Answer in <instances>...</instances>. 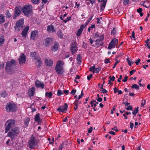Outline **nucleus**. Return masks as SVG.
<instances>
[{"label": "nucleus", "instance_id": "1", "mask_svg": "<svg viewBox=\"0 0 150 150\" xmlns=\"http://www.w3.org/2000/svg\"><path fill=\"white\" fill-rule=\"evenodd\" d=\"M15 60L12 59L10 62H7L6 67V71L10 74L13 73L15 70Z\"/></svg>", "mask_w": 150, "mask_h": 150}, {"label": "nucleus", "instance_id": "2", "mask_svg": "<svg viewBox=\"0 0 150 150\" xmlns=\"http://www.w3.org/2000/svg\"><path fill=\"white\" fill-rule=\"evenodd\" d=\"M17 108V105L12 102L7 103L5 107L6 111L8 112H15Z\"/></svg>", "mask_w": 150, "mask_h": 150}, {"label": "nucleus", "instance_id": "3", "mask_svg": "<svg viewBox=\"0 0 150 150\" xmlns=\"http://www.w3.org/2000/svg\"><path fill=\"white\" fill-rule=\"evenodd\" d=\"M19 128L16 127L14 129H11L8 133L7 136L11 137L12 140L16 138L18 134V129Z\"/></svg>", "mask_w": 150, "mask_h": 150}, {"label": "nucleus", "instance_id": "4", "mask_svg": "<svg viewBox=\"0 0 150 150\" xmlns=\"http://www.w3.org/2000/svg\"><path fill=\"white\" fill-rule=\"evenodd\" d=\"M22 11L24 14L28 16L31 15L32 12L31 6L28 5L24 6L22 9Z\"/></svg>", "mask_w": 150, "mask_h": 150}, {"label": "nucleus", "instance_id": "5", "mask_svg": "<svg viewBox=\"0 0 150 150\" xmlns=\"http://www.w3.org/2000/svg\"><path fill=\"white\" fill-rule=\"evenodd\" d=\"M15 121L14 120H8L6 123V128L5 132L7 133L11 128L15 126Z\"/></svg>", "mask_w": 150, "mask_h": 150}, {"label": "nucleus", "instance_id": "6", "mask_svg": "<svg viewBox=\"0 0 150 150\" xmlns=\"http://www.w3.org/2000/svg\"><path fill=\"white\" fill-rule=\"evenodd\" d=\"M24 19L22 18L18 20L16 23L15 26L16 31H19L22 28L24 23Z\"/></svg>", "mask_w": 150, "mask_h": 150}, {"label": "nucleus", "instance_id": "7", "mask_svg": "<svg viewBox=\"0 0 150 150\" xmlns=\"http://www.w3.org/2000/svg\"><path fill=\"white\" fill-rule=\"evenodd\" d=\"M36 141L34 137L32 136L28 141L29 147L30 149H33L36 145Z\"/></svg>", "mask_w": 150, "mask_h": 150}, {"label": "nucleus", "instance_id": "8", "mask_svg": "<svg viewBox=\"0 0 150 150\" xmlns=\"http://www.w3.org/2000/svg\"><path fill=\"white\" fill-rule=\"evenodd\" d=\"M118 40L115 38H114L111 41L109 45L108 49L110 50L112 48L115 47L118 44Z\"/></svg>", "mask_w": 150, "mask_h": 150}, {"label": "nucleus", "instance_id": "9", "mask_svg": "<svg viewBox=\"0 0 150 150\" xmlns=\"http://www.w3.org/2000/svg\"><path fill=\"white\" fill-rule=\"evenodd\" d=\"M19 63L21 65H23L25 63L26 57L23 53H21L18 59Z\"/></svg>", "mask_w": 150, "mask_h": 150}, {"label": "nucleus", "instance_id": "10", "mask_svg": "<svg viewBox=\"0 0 150 150\" xmlns=\"http://www.w3.org/2000/svg\"><path fill=\"white\" fill-rule=\"evenodd\" d=\"M38 31L34 30L31 32L30 39L32 40H35L38 36Z\"/></svg>", "mask_w": 150, "mask_h": 150}, {"label": "nucleus", "instance_id": "11", "mask_svg": "<svg viewBox=\"0 0 150 150\" xmlns=\"http://www.w3.org/2000/svg\"><path fill=\"white\" fill-rule=\"evenodd\" d=\"M29 30V26L26 25L22 30L21 35L22 37L24 38H26L27 34L28 31Z\"/></svg>", "mask_w": 150, "mask_h": 150}, {"label": "nucleus", "instance_id": "12", "mask_svg": "<svg viewBox=\"0 0 150 150\" xmlns=\"http://www.w3.org/2000/svg\"><path fill=\"white\" fill-rule=\"evenodd\" d=\"M21 8L20 7H16L15 9V11L13 16V18L15 19L18 16L20 15L21 12Z\"/></svg>", "mask_w": 150, "mask_h": 150}, {"label": "nucleus", "instance_id": "13", "mask_svg": "<svg viewBox=\"0 0 150 150\" xmlns=\"http://www.w3.org/2000/svg\"><path fill=\"white\" fill-rule=\"evenodd\" d=\"M68 106L65 103L63 106H60L57 109V110L59 112H64L67 110Z\"/></svg>", "mask_w": 150, "mask_h": 150}, {"label": "nucleus", "instance_id": "14", "mask_svg": "<svg viewBox=\"0 0 150 150\" xmlns=\"http://www.w3.org/2000/svg\"><path fill=\"white\" fill-rule=\"evenodd\" d=\"M55 70L57 74L59 75L62 74L64 72V68L63 67L55 66Z\"/></svg>", "mask_w": 150, "mask_h": 150}, {"label": "nucleus", "instance_id": "15", "mask_svg": "<svg viewBox=\"0 0 150 150\" xmlns=\"http://www.w3.org/2000/svg\"><path fill=\"white\" fill-rule=\"evenodd\" d=\"M90 70L93 73H98L100 70V67L96 68L95 65H94L92 67H91L90 68Z\"/></svg>", "mask_w": 150, "mask_h": 150}, {"label": "nucleus", "instance_id": "16", "mask_svg": "<svg viewBox=\"0 0 150 150\" xmlns=\"http://www.w3.org/2000/svg\"><path fill=\"white\" fill-rule=\"evenodd\" d=\"M52 42V38H47L45 40L44 43L46 47H47L50 45Z\"/></svg>", "mask_w": 150, "mask_h": 150}, {"label": "nucleus", "instance_id": "17", "mask_svg": "<svg viewBox=\"0 0 150 150\" xmlns=\"http://www.w3.org/2000/svg\"><path fill=\"white\" fill-rule=\"evenodd\" d=\"M94 38L96 40L99 39L104 40V35L99 33H97L95 34Z\"/></svg>", "mask_w": 150, "mask_h": 150}, {"label": "nucleus", "instance_id": "18", "mask_svg": "<svg viewBox=\"0 0 150 150\" xmlns=\"http://www.w3.org/2000/svg\"><path fill=\"white\" fill-rule=\"evenodd\" d=\"M85 26L84 25L82 24L81 25L80 28L77 31L76 33V35L77 36H80L81 35L83 29L85 28Z\"/></svg>", "mask_w": 150, "mask_h": 150}, {"label": "nucleus", "instance_id": "19", "mask_svg": "<svg viewBox=\"0 0 150 150\" xmlns=\"http://www.w3.org/2000/svg\"><path fill=\"white\" fill-rule=\"evenodd\" d=\"M35 85L37 87L43 89L44 88V85L42 82L36 80L35 82Z\"/></svg>", "mask_w": 150, "mask_h": 150}, {"label": "nucleus", "instance_id": "20", "mask_svg": "<svg viewBox=\"0 0 150 150\" xmlns=\"http://www.w3.org/2000/svg\"><path fill=\"white\" fill-rule=\"evenodd\" d=\"M35 63L37 66L38 67H40L42 64L41 58L40 56H38L37 57V60H35Z\"/></svg>", "mask_w": 150, "mask_h": 150}, {"label": "nucleus", "instance_id": "21", "mask_svg": "<svg viewBox=\"0 0 150 150\" xmlns=\"http://www.w3.org/2000/svg\"><path fill=\"white\" fill-rule=\"evenodd\" d=\"M45 62L46 65L49 67L52 66L53 63L52 59H45Z\"/></svg>", "mask_w": 150, "mask_h": 150}, {"label": "nucleus", "instance_id": "22", "mask_svg": "<svg viewBox=\"0 0 150 150\" xmlns=\"http://www.w3.org/2000/svg\"><path fill=\"white\" fill-rule=\"evenodd\" d=\"M47 30L49 33H53L55 32L56 30L52 25H48L47 27Z\"/></svg>", "mask_w": 150, "mask_h": 150}, {"label": "nucleus", "instance_id": "23", "mask_svg": "<svg viewBox=\"0 0 150 150\" xmlns=\"http://www.w3.org/2000/svg\"><path fill=\"white\" fill-rule=\"evenodd\" d=\"M35 88L34 87H32L29 90V96L30 97L33 96L35 93Z\"/></svg>", "mask_w": 150, "mask_h": 150}, {"label": "nucleus", "instance_id": "24", "mask_svg": "<svg viewBox=\"0 0 150 150\" xmlns=\"http://www.w3.org/2000/svg\"><path fill=\"white\" fill-rule=\"evenodd\" d=\"M77 48L75 44H73L71 45V50L73 54L76 52Z\"/></svg>", "mask_w": 150, "mask_h": 150}, {"label": "nucleus", "instance_id": "25", "mask_svg": "<svg viewBox=\"0 0 150 150\" xmlns=\"http://www.w3.org/2000/svg\"><path fill=\"white\" fill-rule=\"evenodd\" d=\"M64 64V62L63 61L59 60L57 61L56 66L63 68Z\"/></svg>", "mask_w": 150, "mask_h": 150}, {"label": "nucleus", "instance_id": "26", "mask_svg": "<svg viewBox=\"0 0 150 150\" xmlns=\"http://www.w3.org/2000/svg\"><path fill=\"white\" fill-rule=\"evenodd\" d=\"M103 40L98 39L95 40L96 44L97 45L98 47L102 46L103 44Z\"/></svg>", "mask_w": 150, "mask_h": 150}, {"label": "nucleus", "instance_id": "27", "mask_svg": "<svg viewBox=\"0 0 150 150\" xmlns=\"http://www.w3.org/2000/svg\"><path fill=\"white\" fill-rule=\"evenodd\" d=\"M30 57L32 58V59L34 61L35 60H37V57L38 56H39L37 55L36 54V53L35 52H31L30 53Z\"/></svg>", "mask_w": 150, "mask_h": 150}, {"label": "nucleus", "instance_id": "28", "mask_svg": "<svg viewBox=\"0 0 150 150\" xmlns=\"http://www.w3.org/2000/svg\"><path fill=\"white\" fill-rule=\"evenodd\" d=\"M58 45L57 42H54V45L52 47V50L54 52L57 51L58 49Z\"/></svg>", "mask_w": 150, "mask_h": 150}, {"label": "nucleus", "instance_id": "29", "mask_svg": "<svg viewBox=\"0 0 150 150\" xmlns=\"http://www.w3.org/2000/svg\"><path fill=\"white\" fill-rule=\"evenodd\" d=\"M30 121V119L29 117H27L24 120V128L27 127Z\"/></svg>", "mask_w": 150, "mask_h": 150}, {"label": "nucleus", "instance_id": "30", "mask_svg": "<svg viewBox=\"0 0 150 150\" xmlns=\"http://www.w3.org/2000/svg\"><path fill=\"white\" fill-rule=\"evenodd\" d=\"M90 103L92 107H93V106L94 107H96L98 104V102H96L95 100H93L91 101Z\"/></svg>", "mask_w": 150, "mask_h": 150}, {"label": "nucleus", "instance_id": "31", "mask_svg": "<svg viewBox=\"0 0 150 150\" xmlns=\"http://www.w3.org/2000/svg\"><path fill=\"white\" fill-rule=\"evenodd\" d=\"M4 36L0 35V46L2 45L4 43Z\"/></svg>", "mask_w": 150, "mask_h": 150}, {"label": "nucleus", "instance_id": "32", "mask_svg": "<svg viewBox=\"0 0 150 150\" xmlns=\"http://www.w3.org/2000/svg\"><path fill=\"white\" fill-rule=\"evenodd\" d=\"M35 120L36 122H39L40 121V114L39 113L37 114L35 116Z\"/></svg>", "mask_w": 150, "mask_h": 150}, {"label": "nucleus", "instance_id": "33", "mask_svg": "<svg viewBox=\"0 0 150 150\" xmlns=\"http://www.w3.org/2000/svg\"><path fill=\"white\" fill-rule=\"evenodd\" d=\"M93 16V15H92L91 16H90L86 22L85 25H84V26H85V27H86L87 25L88 24L90 21H91V20L92 19V18Z\"/></svg>", "mask_w": 150, "mask_h": 150}, {"label": "nucleus", "instance_id": "34", "mask_svg": "<svg viewBox=\"0 0 150 150\" xmlns=\"http://www.w3.org/2000/svg\"><path fill=\"white\" fill-rule=\"evenodd\" d=\"M5 19L4 16L2 15H0V24L4 22Z\"/></svg>", "mask_w": 150, "mask_h": 150}, {"label": "nucleus", "instance_id": "35", "mask_svg": "<svg viewBox=\"0 0 150 150\" xmlns=\"http://www.w3.org/2000/svg\"><path fill=\"white\" fill-rule=\"evenodd\" d=\"M106 4V1H104V2L103 3V4L101 5L100 7L101 11H102L104 10L105 6Z\"/></svg>", "mask_w": 150, "mask_h": 150}, {"label": "nucleus", "instance_id": "36", "mask_svg": "<svg viewBox=\"0 0 150 150\" xmlns=\"http://www.w3.org/2000/svg\"><path fill=\"white\" fill-rule=\"evenodd\" d=\"M57 35L60 38H63V35L60 30H59L57 32Z\"/></svg>", "mask_w": 150, "mask_h": 150}, {"label": "nucleus", "instance_id": "37", "mask_svg": "<svg viewBox=\"0 0 150 150\" xmlns=\"http://www.w3.org/2000/svg\"><path fill=\"white\" fill-rule=\"evenodd\" d=\"M45 95L46 96L50 98L52 96V93L51 92H46L45 93Z\"/></svg>", "mask_w": 150, "mask_h": 150}, {"label": "nucleus", "instance_id": "38", "mask_svg": "<svg viewBox=\"0 0 150 150\" xmlns=\"http://www.w3.org/2000/svg\"><path fill=\"white\" fill-rule=\"evenodd\" d=\"M131 87L132 88H134L136 89H139V86L136 84H133Z\"/></svg>", "mask_w": 150, "mask_h": 150}, {"label": "nucleus", "instance_id": "39", "mask_svg": "<svg viewBox=\"0 0 150 150\" xmlns=\"http://www.w3.org/2000/svg\"><path fill=\"white\" fill-rule=\"evenodd\" d=\"M127 60L130 66L133 63V61H132V59H131V61L129 60V57H128L127 59Z\"/></svg>", "mask_w": 150, "mask_h": 150}, {"label": "nucleus", "instance_id": "40", "mask_svg": "<svg viewBox=\"0 0 150 150\" xmlns=\"http://www.w3.org/2000/svg\"><path fill=\"white\" fill-rule=\"evenodd\" d=\"M138 107H137L132 112V114L133 115H135L138 112Z\"/></svg>", "mask_w": 150, "mask_h": 150}, {"label": "nucleus", "instance_id": "41", "mask_svg": "<svg viewBox=\"0 0 150 150\" xmlns=\"http://www.w3.org/2000/svg\"><path fill=\"white\" fill-rule=\"evenodd\" d=\"M95 25H92L88 28V32H90V30L93 28H95Z\"/></svg>", "mask_w": 150, "mask_h": 150}, {"label": "nucleus", "instance_id": "42", "mask_svg": "<svg viewBox=\"0 0 150 150\" xmlns=\"http://www.w3.org/2000/svg\"><path fill=\"white\" fill-rule=\"evenodd\" d=\"M11 16V14L9 13V11H7L6 12V17L8 18H9Z\"/></svg>", "mask_w": 150, "mask_h": 150}, {"label": "nucleus", "instance_id": "43", "mask_svg": "<svg viewBox=\"0 0 150 150\" xmlns=\"http://www.w3.org/2000/svg\"><path fill=\"white\" fill-rule=\"evenodd\" d=\"M71 18V17H67L66 19L63 20V21L65 23H66L67 21H70Z\"/></svg>", "mask_w": 150, "mask_h": 150}, {"label": "nucleus", "instance_id": "44", "mask_svg": "<svg viewBox=\"0 0 150 150\" xmlns=\"http://www.w3.org/2000/svg\"><path fill=\"white\" fill-rule=\"evenodd\" d=\"M64 144L63 143L61 144L58 148V149L59 150H61L62 148L64 147Z\"/></svg>", "mask_w": 150, "mask_h": 150}, {"label": "nucleus", "instance_id": "45", "mask_svg": "<svg viewBox=\"0 0 150 150\" xmlns=\"http://www.w3.org/2000/svg\"><path fill=\"white\" fill-rule=\"evenodd\" d=\"M132 37L133 38L134 40H136V38L135 37V32L134 31H133L132 33V36H130V37L132 38Z\"/></svg>", "mask_w": 150, "mask_h": 150}, {"label": "nucleus", "instance_id": "46", "mask_svg": "<svg viewBox=\"0 0 150 150\" xmlns=\"http://www.w3.org/2000/svg\"><path fill=\"white\" fill-rule=\"evenodd\" d=\"M62 94V91L61 90H58V91L57 95L58 96H60Z\"/></svg>", "mask_w": 150, "mask_h": 150}, {"label": "nucleus", "instance_id": "47", "mask_svg": "<svg viewBox=\"0 0 150 150\" xmlns=\"http://www.w3.org/2000/svg\"><path fill=\"white\" fill-rule=\"evenodd\" d=\"M81 58L80 56L79 55H78L77 56V60L78 62H81Z\"/></svg>", "mask_w": 150, "mask_h": 150}, {"label": "nucleus", "instance_id": "48", "mask_svg": "<svg viewBox=\"0 0 150 150\" xmlns=\"http://www.w3.org/2000/svg\"><path fill=\"white\" fill-rule=\"evenodd\" d=\"M126 109L127 110H132V105H129L126 108Z\"/></svg>", "mask_w": 150, "mask_h": 150}, {"label": "nucleus", "instance_id": "49", "mask_svg": "<svg viewBox=\"0 0 150 150\" xmlns=\"http://www.w3.org/2000/svg\"><path fill=\"white\" fill-rule=\"evenodd\" d=\"M129 2V0H124L123 4L124 5L128 4Z\"/></svg>", "mask_w": 150, "mask_h": 150}, {"label": "nucleus", "instance_id": "50", "mask_svg": "<svg viewBox=\"0 0 150 150\" xmlns=\"http://www.w3.org/2000/svg\"><path fill=\"white\" fill-rule=\"evenodd\" d=\"M40 0H31L32 2L34 4H36Z\"/></svg>", "mask_w": 150, "mask_h": 150}, {"label": "nucleus", "instance_id": "51", "mask_svg": "<svg viewBox=\"0 0 150 150\" xmlns=\"http://www.w3.org/2000/svg\"><path fill=\"white\" fill-rule=\"evenodd\" d=\"M92 4L93 5L95 2L96 0H87Z\"/></svg>", "mask_w": 150, "mask_h": 150}, {"label": "nucleus", "instance_id": "52", "mask_svg": "<svg viewBox=\"0 0 150 150\" xmlns=\"http://www.w3.org/2000/svg\"><path fill=\"white\" fill-rule=\"evenodd\" d=\"M79 101L77 100H76L74 102V105L75 106H78L79 103Z\"/></svg>", "mask_w": 150, "mask_h": 150}, {"label": "nucleus", "instance_id": "53", "mask_svg": "<svg viewBox=\"0 0 150 150\" xmlns=\"http://www.w3.org/2000/svg\"><path fill=\"white\" fill-rule=\"evenodd\" d=\"M128 77L127 76H125L124 79L122 80V81L124 82H126L127 80Z\"/></svg>", "mask_w": 150, "mask_h": 150}, {"label": "nucleus", "instance_id": "54", "mask_svg": "<svg viewBox=\"0 0 150 150\" xmlns=\"http://www.w3.org/2000/svg\"><path fill=\"white\" fill-rule=\"evenodd\" d=\"M101 18H97V23H101Z\"/></svg>", "mask_w": 150, "mask_h": 150}, {"label": "nucleus", "instance_id": "55", "mask_svg": "<svg viewBox=\"0 0 150 150\" xmlns=\"http://www.w3.org/2000/svg\"><path fill=\"white\" fill-rule=\"evenodd\" d=\"M76 92V90L73 89L71 92V93L73 95L75 94Z\"/></svg>", "mask_w": 150, "mask_h": 150}, {"label": "nucleus", "instance_id": "56", "mask_svg": "<svg viewBox=\"0 0 150 150\" xmlns=\"http://www.w3.org/2000/svg\"><path fill=\"white\" fill-rule=\"evenodd\" d=\"M109 78L110 79V80L113 81H114L115 79V77L114 76H112V77L111 76H110L109 77Z\"/></svg>", "mask_w": 150, "mask_h": 150}, {"label": "nucleus", "instance_id": "57", "mask_svg": "<svg viewBox=\"0 0 150 150\" xmlns=\"http://www.w3.org/2000/svg\"><path fill=\"white\" fill-rule=\"evenodd\" d=\"M107 92V91L104 88H103V89L101 91V93H106Z\"/></svg>", "mask_w": 150, "mask_h": 150}, {"label": "nucleus", "instance_id": "58", "mask_svg": "<svg viewBox=\"0 0 150 150\" xmlns=\"http://www.w3.org/2000/svg\"><path fill=\"white\" fill-rule=\"evenodd\" d=\"M92 129H93L92 127H90V128L89 129L88 131V133H91L92 132Z\"/></svg>", "mask_w": 150, "mask_h": 150}, {"label": "nucleus", "instance_id": "59", "mask_svg": "<svg viewBox=\"0 0 150 150\" xmlns=\"http://www.w3.org/2000/svg\"><path fill=\"white\" fill-rule=\"evenodd\" d=\"M140 59H138L135 62L136 64L137 65L139 64V63L140 62Z\"/></svg>", "mask_w": 150, "mask_h": 150}, {"label": "nucleus", "instance_id": "60", "mask_svg": "<svg viewBox=\"0 0 150 150\" xmlns=\"http://www.w3.org/2000/svg\"><path fill=\"white\" fill-rule=\"evenodd\" d=\"M92 76V74H91L89 76H88L87 77V79L88 80H89L91 78Z\"/></svg>", "mask_w": 150, "mask_h": 150}, {"label": "nucleus", "instance_id": "61", "mask_svg": "<svg viewBox=\"0 0 150 150\" xmlns=\"http://www.w3.org/2000/svg\"><path fill=\"white\" fill-rule=\"evenodd\" d=\"M136 71L135 70L133 69L129 72L130 74L131 75H132L134 72Z\"/></svg>", "mask_w": 150, "mask_h": 150}, {"label": "nucleus", "instance_id": "62", "mask_svg": "<svg viewBox=\"0 0 150 150\" xmlns=\"http://www.w3.org/2000/svg\"><path fill=\"white\" fill-rule=\"evenodd\" d=\"M122 75H120V77L117 80V81L118 82H121V79H122Z\"/></svg>", "mask_w": 150, "mask_h": 150}, {"label": "nucleus", "instance_id": "63", "mask_svg": "<svg viewBox=\"0 0 150 150\" xmlns=\"http://www.w3.org/2000/svg\"><path fill=\"white\" fill-rule=\"evenodd\" d=\"M142 11V9L141 8H139L137 10V11L139 13H141Z\"/></svg>", "mask_w": 150, "mask_h": 150}, {"label": "nucleus", "instance_id": "64", "mask_svg": "<svg viewBox=\"0 0 150 150\" xmlns=\"http://www.w3.org/2000/svg\"><path fill=\"white\" fill-rule=\"evenodd\" d=\"M111 129L112 130H115L116 132H117L118 131V129H117V128L116 127H115L114 128H112Z\"/></svg>", "mask_w": 150, "mask_h": 150}]
</instances>
